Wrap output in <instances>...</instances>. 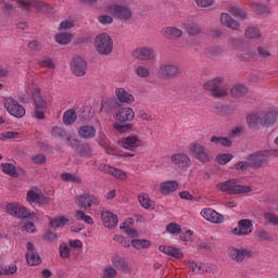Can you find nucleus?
Masks as SVG:
<instances>
[{
	"mask_svg": "<svg viewBox=\"0 0 278 278\" xmlns=\"http://www.w3.org/2000/svg\"><path fill=\"white\" fill-rule=\"evenodd\" d=\"M264 218L266 223L269 225H274V227H278V216L275 213H265Z\"/></svg>",
	"mask_w": 278,
	"mask_h": 278,
	"instance_id": "52",
	"label": "nucleus"
},
{
	"mask_svg": "<svg viewBox=\"0 0 278 278\" xmlns=\"http://www.w3.org/2000/svg\"><path fill=\"white\" fill-rule=\"evenodd\" d=\"M205 273H216V266L210 263H202V271L201 275Z\"/></svg>",
	"mask_w": 278,
	"mask_h": 278,
	"instance_id": "61",
	"label": "nucleus"
},
{
	"mask_svg": "<svg viewBox=\"0 0 278 278\" xmlns=\"http://www.w3.org/2000/svg\"><path fill=\"white\" fill-rule=\"evenodd\" d=\"M98 21L101 25H112L114 18L108 14L98 16Z\"/></svg>",
	"mask_w": 278,
	"mask_h": 278,
	"instance_id": "60",
	"label": "nucleus"
},
{
	"mask_svg": "<svg viewBox=\"0 0 278 278\" xmlns=\"http://www.w3.org/2000/svg\"><path fill=\"white\" fill-rule=\"evenodd\" d=\"M177 188H179V182H177L176 180H167V181L161 182L159 191L164 197H167V194H172V192H176Z\"/></svg>",
	"mask_w": 278,
	"mask_h": 278,
	"instance_id": "22",
	"label": "nucleus"
},
{
	"mask_svg": "<svg viewBox=\"0 0 278 278\" xmlns=\"http://www.w3.org/2000/svg\"><path fill=\"white\" fill-rule=\"evenodd\" d=\"M38 65L41 68H50V70L55 68V63H53V60H51V58H46V59L39 61Z\"/></svg>",
	"mask_w": 278,
	"mask_h": 278,
	"instance_id": "54",
	"label": "nucleus"
},
{
	"mask_svg": "<svg viewBox=\"0 0 278 278\" xmlns=\"http://www.w3.org/2000/svg\"><path fill=\"white\" fill-rule=\"evenodd\" d=\"M122 144L127 151H138V147H140V139L136 136H129L123 139Z\"/></svg>",
	"mask_w": 278,
	"mask_h": 278,
	"instance_id": "26",
	"label": "nucleus"
},
{
	"mask_svg": "<svg viewBox=\"0 0 278 278\" xmlns=\"http://www.w3.org/2000/svg\"><path fill=\"white\" fill-rule=\"evenodd\" d=\"M200 215L202 218H204V220L213 223V225H223V223H225V216L214 211L212 207L202 208Z\"/></svg>",
	"mask_w": 278,
	"mask_h": 278,
	"instance_id": "11",
	"label": "nucleus"
},
{
	"mask_svg": "<svg viewBox=\"0 0 278 278\" xmlns=\"http://www.w3.org/2000/svg\"><path fill=\"white\" fill-rule=\"evenodd\" d=\"M4 212L9 214V216H14L15 218H28L31 216V213L25 206H21L16 203H8L4 206Z\"/></svg>",
	"mask_w": 278,
	"mask_h": 278,
	"instance_id": "10",
	"label": "nucleus"
},
{
	"mask_svg": "<svg viewBox=\"0 0 278 278\" xmlns=\"http://www.w3.org/2000/svg\"><path fill=\"white\" fill-rule=\"evenodd\" d=\"M161 34L164 38H167V40H177L184 36V30L177 27L167 26L162 29Z\"/></svg>",
	"mask_w": 278,
	"mask_h": 278,
	"instance_id": "20",
	"label": "nucleus"
},
{
	"mask_svg": "<svg viewBox=\"0 0 278 278\" xmlns=\"http://www.w3.org/2000/svg\"><path fill=\"white\" fill-rule=\"evenodd\" d=\"M78 136L85 139L94 138L97 136V129L92 125H84L79 128Z\"/></svg>",
	"mask_w": 278,
	"mask_h": 278,
	"instance_id": "29",
	"label": "nucleus"
},
{
	"mask_svg": "<svg viewBox=\"0 0 278 278\" xmlns=\"http://www.w3.org/2000/svg\"><path fill=\"white\" fill-rule=\"evenodd\" d=\"M51 136H53V138H66V130L55 126L51 131Z\"/></svg>",
	"mask_w": 278,
	"mask_h": 278,
	"instance_id": "57",
	"label": "nucleus"
},
{
	"mask_svg": "<svg viewBox=\"0 0 278 278\" xmlns=\"http://www.w3.org/2000/svg\"><path fill=\"white\" fill-rule=\"evenodd\" d=\"M244 132L243 126H237L231 129V131L228 134V138L231 140V138H240L242 134Z\"/></svg>",
	"mask_w": 278,
	"mask_h": 278,
	"instance_id": "55",
	"label": "nucleus"
},
{
	"mask_svg": "<svg viewBox=\"0 0 278 278\" xmlns=\"http://www.w3.org/2000/svg\"><path fill=\"white\" fill-rule=\"evenodd\" d=\"M68 223V218L65 216H59L50 222V226L52 229H62L66 227V224Z\"/></svg>",
	"mask_w": 278,
	"mask_h": 278,
	"instance_id": "37",
	"label": "nucleus"
},
{
	"mask_svg": "<svg viewBox=\"0 0 278 278\" xmlns=\"http://www.w3.org/2000/svg\"><path fill=\"white\" fill-rule=\"evenodd\" d=\"M113 129H115L119 134H125L127 131H130V129H134V124L131 123L121 124L119 122H116L113 124Z\"/></svg>",
	"mask_w": 278,
	"mask_h": 278,
	"instance_id": "40",
	"label": "nucleus"
},
{
	"mask_svg": "<svg viewBox=\"0 0 278 278\" xmlns=\"http://www.w3.org/2000/svg\"><path fill=\"white\" fill-rule=\"evenodd\" d=\"M112 264L117 270L125 273V275H131V266H129L119 255L112 257Z\"/></svg>",
	"mask_w": 278,
	"mask_h": 278,
	"instance_id": "23",
	"label": "nucleus"
},
{
	"mask_svg": "<svg viewBox=\"0 0 278 278\" xmlns=\"http://www.w3.org/2000/svg\"><path fill=\"white\" fill-rule=\"evenodd\" d=\"M159 251L164 253L165 255H169L170 257H175L176 260H182L184 253L181 250L170 247V245H160Z\"/></svg>",
	"mask_w": 278,
	"mask_h": 278,
	"instance_id": "24",
	"label": "nucleus"
},
{
	"mask_svg": "<svg viewBox=\"0 0 278 278\" xmlns=\"http://www.w3.org/2000/svg\"><path fill=\"white\" fill-rule=\"evenodd\" d=\"M118 271L112 266L105 267L102 274V278H116Z\"/></svg>",
	"mask_w": 278,
	"mask_h": 278,
	"instance_id": "56",
	"label": "nucleus"
},
{
	"mask_svg": "<svg viewBox=\"0 0 278 278\" xmlns=\"http://www.w3.org/2000/svg\"><path fill=\"white\" fill-rule=\"evenodd\" d=\"M75 218L76 220H84V223H87V225H94V220H92V217L86 215V213L81 210L76 211Z\"/></svg>",
	"mask_w": 278,
	"mask_h": 278,
	"instance_id": "43",
	"label": "nucleus"
},
{
	"mask_svg": "<svg viewBox=\"0 0 278 278\" xmlns=\"http://www.w3.org/2000/svg\"><path fill=\"white\" fill-rule=\"evenodd\" d=\"M229 256L231 260H235V262H244L245 257H251V251L247 249H231Z\"/></svg>",
	"mask_w": 278,
	"mask_h": 278,
	"instance_id": "25",
	"label": "nucleus"
},
{
	"mask_svg": "<svg viewBox=\"0 0 278 278\" xmlns=\"http://www.w3.org/2000/svg\"><path fill=\"white\" fill-rule=\"evenodd\" d=\"M131 247L138 251H140V249H149L151 247V241L147 239H134L131 241Z\"/></svg>",
	"mask_w": 278,
	"mask_h": 278,
	"instance_id": "39",
	"label": "nucleus"
},
{
	"mask_svg": "<svg viewBox=\"0 0 278 278\" xmlns=\"http://www.w3.org/2000/svg\"><path fill=\"white\" fill-rule=\"evenodd\" d=\"M31 8H35L38 12H49V10H51V4L43 1L31 0Z\"/></svg>",
	"mask_w": 278,
	"mask_h": 278,
	"instance_id": "41",
	"label": "nucleus"
},
{
	"mask_svg": "<svg viewBox=\"0 0 278 278\" xmlns=\"http://www.w3.org/2000/svg\"><path fill=\"white\" fill-rule=\"evenodd\" d=\"M94 47L100 55H110L114 51V40L108 33H101L94 38Z\"/></svg>",
	"mask_w": 278,
	"mask_h": 278,
	"instance_id": "2",
	"label": "nucleus"
},
{
	"mask_svg": "<svg viewBox=\"0 0 278 278\" xmlns=\"http://www.w3.org/2000/svg\"><path fill=\"white\" fill-rule=\"evenodd\" d=\"M211 142L216 146L220 147H231L233 144V141L229 137H218V136H213L211 137Z\"/></svg>",
	"mask_w": 278,
	"mask_h": 278,
	"instance_id": "33",
	"label": "nucleus"
},
{
	"mask_svg": "<svg viewBox=\"0 0 278 278\" xmlns=\"http://www.w3.org/2000/svg\"><path fill=\"white\" fill-rule=\"evenodd\" d=\"M18 132L14 131H5L0 134V140H12V138H16Z\"/></svg>",
	"mask_w": 278,
	"mask_h": 278,
	"instance_id": "63",
	"label": "nucleus"
},
{
	"mask_svg": "<svg viewBox=\"0 0 278 278\" xmlns=\"http://www.w3.org/2000/svg\"><path fill=\"white\" fill-rule=\"evenodd\" d=\"M250 8L253 10V12H255L256 14H261L262 16H266V14H270V9H268V7L264 4L251 2Z\"/></svg>",
	"mask_w": 278,
	"mask_h": 278,
	"instance_id": "34",
	"label": "nucleus"
},
{
	"mask_svg": "<svg viewBox=\"0 0 278 278\" xmlns=\"http://www.w3.org/2000/svg\"><path fill=\"white\" fill-rule=\"evenodd\" d=\"M270 151H260L251 154L249 156L250 160V167L251 168H260L264 166L268 162V157H270Z\"/></svg>",
	"mask_w": 278,
	"mask_h": 278,
	"instance_id": "13",
	"label": "nucleus"
},
{
	"mask_svg": "<svg viewBox=\"0 0 278 278\" xmlns=\"http://www.w3.org/2000/svg\"><path fill=\"white\" fill-rule=\"evenodd\" d=\"M108 14L114 16L117 21H123L124 23H128L134 18V11L129 8V5L125 4H109L105 8Z\"/></svg>",
	"mask_w": 278,
	"mask_h": 278,
	"instance_id": "1",
	"label": "nucleus"
},
{
	"mask_svg": "<svg viewBox=\"0 0 278 278\" xmlns=\"http://www.w3.org/2000/svg\"><path fill=\"white\" fill-rule=\"evenodd\" d=\"M2 173L5 175H10V177H18V170L16 169V166L12 163H3L1 165Z\"/></svg>",
	"mask_w": 278,
	"mask_h": 278,
	"instance_id": "35",
	"label": "nucleus"
},
{
	"mask_svg": "<svg viewBox=\"0 0 278 278\" xmlns=\"http://www.w3.org/2000/svg\"><path fill=\"white\" fill-rule=\"evenodd\" d=\"M27 201L28 203H39L40 195L36 191L30 190L27 192Z\"/></svg>",
	"mask_w": 278,
	"mask_h": 278,
	"instance_id": "59",
	"label": "nucleus"
},
{
	"mask_svg": "<svg viewBox=\"0 0 278 278\" xmlns=\"http://www.w3.org/2000/svg\"><path fill=\"white\" fill-rule=\"evenodd\" d=\"M2 103L11 116L15 118H23L25 116V106L21 105L14 98H3Z\"/></svg>",
	"mask_w": 278,
	"mask_h": 278,
	"instance_id": "6",
	"label": "nucleus"
},
{
	"mask_svg": "<svg viewBox=\"0 0 278 278\" xmlns=\"http://www.w3.org/2000/svg\"><path fill=\"white\" fill-rule=\"evenodd\" d=\"M157 75L160 79H175L181 75V68L175 64L165 63L159 66Z\"/></svg>",
	"mask_w": 278,
	"mask_h": 278,
	"instance_id": "7",
	"label": "nucleus"
},
{
	"mask_svg": "<svg viewBox=\"0 0 278 278\" xmlns=\"http://www.w3.org/2000/svg\"><path fill=\"white\" fill-rule=\"evenodd\" d=\"M78 152L80 157H92V148L88 143L79 146Z\"/></svg>",
	"mask_w": 278,
	"mask_h": 278,
	"instance_id": "45",
	"label": "nucleus"
},
{
	"mask_svg": "<svg viewBox=\"0 0 278 278\" xmlns=\"http://www.w3.org/2000/svg\"><path fill=\"white\" fill-rule=\"evenodd\" d=\"M189 153L190 155H193L198 162H201V164H207V162L211 160L207 149L201 143H191Z\"/></svg>",
	"mask_w": 278,
	"mask_h": 278,
	"instance_id": "9",
	"label": "nucleus"
},
{
	"mask_svg": "<svg viewBox=\"0 0 278 278\" xmlns=\"http://www.w3.org/2000/svg\"><path fill=\"white\" fill-rule=\"evenodd\" d=\"M26 263L28 266H39V264L42 263V258H40V255L38 252H36V248H34V243L27 242L26 244Z\"/></svg>",
	"mask_w": 278,
	"mask_h": 278,
	"instance_id": "15",
	"label": "nucleus"
},
{
	"mask_svg": "<svg viewBox=\"0 0 278 278\" xmlns=\"http://www.w3.org/2000/svg\"><path fill=\"white\" fill-rule=\"evenodd\" d=\"M245 37L257 40L262 38V33H260V29L256 27H248L245 30Z\"/></svg>",
	"mask_w": 278,
	"mask_h": 278,
	"instance_id": "47",
	"label": "nucleus"
},
{
	"mask_svg": "<svg viewBox=\"0 0 278 278\" xmlns=\"http://www.w3.org/2000/svg\"><path fill=\"white\" fill-rule=\"evenodd\" d=\"M262 121V113H252L247 116V123L251 129H257Z\"/></svg>",
	"mask_w": 278,
	"mask_h": 278,
	"instance_id": "30",
	"label": "nucleus"
},
{
	"mask_svg": "<svg viewBox=\"0 0 278 278\" xmlns=\"http://www.w3.org/2000/svg\"><path fill=\"white\" fill-rule=\"evenodd\" d=\"M88 68V63L81 56H76L71 62V70L76 77H84Z\"/></svg>",
	"mask_w": 278,
	"mask_h": 278,
	"instance_id": "16",
	"label": "nucleus"
},
{
	"mask_svg": "<svg viewBox=\"0 0 278 278\" xmlns=\"http://www.w3.org/2000/svg\"><path fill=\"white\" fill-rule=\"evenodd\" d=\"M115 96L119 103H125L126 105H131L136 101V98L123 87L115 89Z\"/></svg>",
	"mask_w": 278,
	"mask_h": 278,
	"instance_id": "18",
	"label": "nucleus"
},
{
	"mask_svg": "<svg viewBox=\"0 0 278 278\" xmlns=\"http://www.w3.org/2000/svg\"><path fill=\"white\" fill-rule=\"evenodd\" d=\"M72 38H73V35L68 33H60V34H56L55 36V40L59 45H68Z\"/></svg>",
	"mask_w": 278,
	"mask_h": 278,
	"instance_id": "46",
	"label": "nucleus"
},
{
	"mask_svg": "<svg viewBox=\"0 0 278 278\" xmlns=\"http://www.w3.org/2000/svg\"><path fill=\"white\" fill-rule=\"evenodd\" d=\"M111 176L115 177V179H118L119 181H125V179H127V173H125L123 169H118L114 167Z\"/></svg>",
	"mask_w": 278,
	"mask_h": 278,
	"instance_id": "53",
	"label": "nucleus"
},
{
	"mask_svg": "<svg viewBox=\"0 0 278 278\" xmlns=\"http://www.w3.org/2000/svg\"><path fill=\"white\" fill-rule=\"evenodd\" d=\"M136 75L137 77H140L141 79H147L149 75H151V70L144 65H139L136 68Z\"/></svg>",
	"mask_w": 278,
	"mask_h": 278,
	"instance_id": "48",
	"label": "nucleus"
},
{
	"mask_svg": "<svg viewBox=\"0 0 278 278\" xmlns=\"http://www.w3.org/2000/svg\"><path fill=\"white\" fill-rule=\"evenodd\" d=\"M220 23L225 25V27H229V29L238 30L240 29V23H238L229 13L220 14Z\"/></svg>",
	"mask_w": 278,
	"mask_h": 278,
	"instance_id": "27",
	"label": "nucleus"
},
{
	"mask_svg": "<svg viewBox=\"0 0 278 278\" xmlns=\"http://www.w3.org/2000/svg\"><path fill=\"white\" fill-rule=\"evenodd\" d=\"M225 81V77L218 76L208 80L204 84V88L213 93V97H227L229 92V87L227 85H223Z\"/></svg>",
	"mask_w": 278,
	"mask_h": 278,
	"instance_id": "4",
	"label": "nucleus"
},
{
	"mask_svg": "<svg viewBox=\"0 0 278 278\" xmlns=\"http://www.w3.org/2000/svg\"><path fill=\"white\" fill-rule=\"evenodd\" d=\"M113 118L118 123H131L136 118V112L129 106H123L116 111Z\"/></svg>",
	"mask_w": 278,
	"mask_h": 278,
	"instance_id": "14",
	"label": "nucleus"
},
{
	"mask_svg": "<svg viewBox=\"0 0 278 278\" xmlns=\"http://www.w3.org/2000/svg\"><path fill=\"white\" fill-rule=\"evenodd\" d=\"M60 256L62 260H68L71 257V249L65 243L60 245Z\"/></svg>",
	"mask_w": 278,
	"mask_h": 278,
	"instance_id": "58",
	"label": "nucleus"
},
{
	"mask_svg": "<svg viewBox=\"0 0 278 278\" xmlns=\"http://www.w3.org/2000/svg\"><path fill=\"white\" fill-rule=\"evenodd\" d=\"M138 201L144 210H153V207H155V202H153L147 193H140Z\"/></svg>",
	"mask_w": 278,
	"mask_h": 278,
	"instance_id": "31",
	"label": "nucleus"
},
{
	"mask_svg": "<svg viewBox=\"0 0 278 278\" xmlns=\"http://www.w3.org/2000/svg\"><path fill=\"white\" fill-rule=\"evenodd\" d=\"M45 242H55L58 240V235L53 231H48L43 235Z\"/></svg>",
	"mask_w": 278,
	"mask_h": 278,
	"instance_id": "64",
	"label": "nucleus"
},
{
	"mask_svg": "<svg viewBox=\"0 0 278 278\" xmlns=\"http://www.w3.org/2000/svg\"><path fill=\"white\" fill-rule=\"evenodd\" d=\"M228 12L232 14V16H236V18H239V21H244V18H247V12L238 7H229Z\"/></svg>",
	"mask_w": 278,
	"mask_h": 278,
	"instance_id": "42",
	"label": "nucleus"
},
{
	"mask_svg": "<svg viewBox=\"0 0 278 278\" xmlns=\"http://www.w3.org/2000/svg\"><path fill=\"white\" fill-rule=\"evenodd\" d=\"M186 31L189 33L190 36H199V34H201V26L198 24H189L186 26Z\"/></svg>",
	"mask_w": 278,
	"mask_h": 278,
	"instance_id": "50",
	"label": "nucleus"
},
{
	"mask_svg": "<svg viewBox=\"0 0 278 278\" xmlns=\"http://www.w3.org/2000/svg\"><path fill=\"white\" fill-rule=\"evenodd\" d=\"M255 236L261 242H268L270 240V233L264 229L255 230Z\"/></svg>",
	"mask_w": 278,
	"mask_h": 278,
	"instance_id": "49",
	"label": "nucleus"
},
{
	"mask_svg": "<svg viewBox=\"0 0 278 278\" xmlns=\"http://www.w3.org/2000/svg\"><path fill=\"white\" fill-rule=\"evenodd\" d=\"M230 92L232 97H236L237 99H240V97H244L247 92H249V89L244 85H235Z\"/></svg>",
	"mask_w": 278,
	"mask_h": 278,
	"instance_id": "36",
	"label": "nucleus"
},
{
	"mask_svg": "<svg viewBox=\"0 0 278 278\" xmlns=\"http://www.w3.org/2000/svg\"><path fill=\"white\" fill-rule=\"evenodd\" d=\"M132 58L142 62H150L151 60H155V49L153 47H138L132 51Z\"/></svg>",
	"mask_w": 278,
	"mask_h": 278,
	"instance_id": "12",
	"label": "nucleus"
},
{
	"mask_svg": "<svg viewBox=\"0 0 278 278\" xmlns=\"http://www.w3.org/2000/svg\"><path fill=\"white\" fill-rule=\"evenodd\" d=\"M101 218L104 227L108 229H114L118 225V216L110 211H102Z\"/></svg>",
	"mask_w": 278,
	"mask_h": 278,
	"instance_id": "19",
	"label": "nucleus"
},
{
	"mask_svg": "<svg viewBox=\"0 0 278 278\" xmlns=\"http://www.w3.org/2000/svg\"><path fill=\"white\" fill-rule=\"evenodd\" d=\"M166 232L172 235L181 233V226L177 223H170L166 226Z\"/></svg>",
	"mask_w": 278,
	"mask_h": 278,
	"instance_id": "51",
	"label": "nucleus"
},
{
	"mask_svg": "<svg viewBox=\"0 0 278 278\" xmlns=\"http://www.w3.org/2000/svg\"><path fill=\"white\" fill-rule=\"evenodd\" d=\"M253 232V222L251 219H241L238 222V228L232 230L235 236H249Z\"/></svg>",
	"mask_w": 278,
	"mask_h": 278,
	"instance_id": "17",
	"label": "nucleus"
},
{
	"mask_svg": "<svg viewBox=\"0 0 278 278\" xmlns=\"http://www.w3.org/2000/svg\"><path fill=\"white\" fill-rule=\"evenodd\" d=\"M75 205L80 210H90L92 205H99L101 200L93 194L85 193L81 195H77L74 200Z\"/></svg>",
	"mask_w": 278,
	"mask_h": 278,
	"instance_id": "8",
	"label": "nucleus"
},
{
	"mask_svg": "<svg viewBox=\"0 0 278 278\" xmlns=\"http://www.w3.org/2000/svg\"><path fill=\"white\" fill-rule=\"evenodd\" d=\"M217 188L220 192H227L228 194H247L252 190L249 186L238 185L236 179L219 182L217 184Z\"/></svg>",
	"mask_w": 278,
	"mask_h": 278,
	"instance_id": "5",
	"label": "nucleus"
},
{
	"mask_svg": "<svg viewBox=\"0 0 278 278\" xmlns=\"http://www.w3.org/2000/svg\"><path fill=\"white\" fill-rule=\"evenodd\" d=\"M192 236H194V232L192 230H187L186 232L180 233V240L182 242H192Z\"/></svg>",
	"mask_w": 278,
	"mask_h": 278,
	"instance_id": "62",
	"label": "nucleus"
},
{
	"mask_svg": "<svg viewBox=\"0 0 278 278\" xmlns=\"http://www.w3.org/2000/svg\"><path fill=\"white\" fill-rule=\"evenodd\" d=\"M29 89L33 92V100L35 103V116L39 121H42L45 118V110H47V100L42 98V94H40L41 89L38 87V85H31Z\"/></svg>",
	"mask_w": 278,
	"mask_h": 278,
	"instance_id": "3",
	"label": "nucleus"
},
{
	"mask_svg": "<svg viewBox=\"0 0 278 278\" xmlns=\"http://www.w3.org/2000/svg\"><path fill=\"white\" fill-rule=\"evenodd\" d=\"M233 160V154L231 153H222L216 156L217 164L225 166V164H229Z\"/></svg>",
	"mask_w": 278,
	"mask_h": 278,
	"instance_id": "44",
	"label": "nucleus"
},
{
	"mask_svg": "<svg viewBox=\"0 0 278 278\" xmlns=\"http://www.w3.org/2000/svg\"><path fill=\"white\" fill-rule=\"evenodd\" d=\"M60 178L62 181L71 182V184H81V177L77 174L63 173Z\"/></svg>",
	"mask_w": 278,
	"mask_h": 278,
	"instance_id": "38",
	"label": "nucleus"
},
{
	"mask_svg": "<svg viewBox=\"0 0 278 278\" xmlns=\"http://www.w3.org/2000/svg\"><path fill=\"white\" fill-rule=\"evenodd\" d=\"M263 127H268L269 125H275L277 122V113L275 111H267L261 113Z\"/></svg>",
	"mask_w": 278,
	"mask_h": 278,
	"instance_id": "28",
	"label": "nucleus"
},
{
	"mask_svg": "<svg viewBox=\"0 0 278 278\" xmlns=\"http://www.w3.org/2000/svg\"><path fill=\"white\" fill-rule=\"evenodd\" d=\"M77 121V112L75 109H70L63 114V123L64 125H73Z\"/></svg>",
	"mask_w": 278,
	"mask_h": 278,
	"instance_id": "32",
	"label": "nucleus"
},
{
	"mask_svg": "<svg viewBox=\"0 0 278 278\" xmlns=\"http://www.w3.org/2000/svg\"><path fill=\"white\" fill-rule=\"evenodd\" d=\"M170 162L178 166L179 168H188L190 166V156L184 153L173 154L170 156Z\"/></svg>",
	"mask_w": 278,
	"mask_h": 278,
	"instance_id": "21",
	"label": "nucleus"
}]
</instances>
